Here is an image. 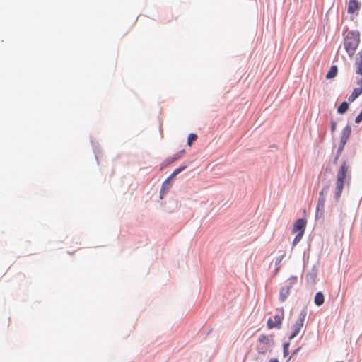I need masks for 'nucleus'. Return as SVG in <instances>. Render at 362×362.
Here are the masks:
<instances>
[{
    "instance_id": "nucleus-1",
    "label": "nucleus",
    "mask_w": 362,
    "mask_h": 362,
    "mask_svg": "<svg viewBox=\"0 0 362 362\" xmlns=\"http://www.w3.org/2000/svg\"><path fill=\"white\" fill-rule=\"evenodd\" d=\"M360 33L358 30L349 31L344 40V47L349 57H351L358 47Z\"/></svg>"
},
{
    "instance_id": "nucleus-2",
    "label": "nucleus",
    "mask_w": 362,
    "mask_h": 362,
    "mask_svg": "<svg viewBox=\"0 0 362 362\" xmlns=\"http://www.w3.org/2000/svg\"><path fill=\"white\" fill-rule=\"evenodd\" d=\"M187 165H184L174 170V171L163 181L160 189V199H163L164 196L169 192L173 185V178L181 172L184 171Z\"/></svg>"
},
{
    "instance_id": "nucleus-3",
    "label": "nucleus",
    "mask_w": 362,
    "mask_h": 362,
    "mask_svg": "<svg viewBox=\"0 0 362 362\" xmlns=\"http://www.w3.org/2000/svg\"><path fill=\"white\" fill-rule=\"evenodd\" d=\"M351 180V167L347 165L346 159L342 158L341 166L338 170L337 175V181L346 183L349 186Z\"/></svg>"
},
{
    "instance_id": "nucleus-4",
    "label": "nucleus",
    "mask_w": 362,
    "mask_h": 362,
    "mask_svg": "<svg viewBox=\"0 0 362 362\" xmlns=\"http://www.w3.org/2000/svg\"><path fill=\"white\" fill-rule=\"evenodd\" d=\"M278 313L274 316V321L270 317L267 320V325L269 329H273L274 327L279 329L284 320V309L283 308L277 310Z\"/></svg>"
},
{
    "instance_id": "nucleus-5",
    "label": "nucleus",
    "mask_w": 362,
    "mask_h": 362,
    "mask_svg": "<svg viewBox=\"0 0 362 362\" xmlns=\"http://www.w3.org/2000/svg\"><path fill=\"white\" fill-rule=\"evenodd\" d=\"M319 262L313 264L310 271L305 276V283L308 286H313L316 283V279L318 274Z\"/></svg>"
},
{
    "instance_id": "nucleus-6",
    "label": "nucleus",
    "mask_w": 362,
    "mask_h": 362,
    "mask_svg": "<svg viewBox=\"0 0 362 362\" xmlns=\"http://www.w3.org/2000/svg\"><path fill=\"white\" fill-rule=\"evenodd\" d=\"M307 221L305 218H298L293 223L292 233L304 234L306 228Z\"/></svg>"
},
{
    "instance_id": "nucleus-7",
    "label": "nucleus",
    "mask_w": 362,
    "mask_h": 362,
    "mask_svg": "<svg viewBox=\"0 0 362 362\" xmlns=\"http://www.w3.org/2000/svg\"><path fill=\"white\" fill-rule=\"evenodd\" d=\"M325 203V197L319 196L316 209H315V218H321L324 216V209Z\"/></svg>"
},
{
    "instance_id": "nucleus-8",
    "label": "nucleus",
    "mask_w": 362,
    "mask_h": 362,
    "mask_svg": "<svg viewBox=\"0 0 362 362\" xmlns=\"http://www.w3.org/2000/svg\"><path fill=\"white\" fill-rule=\"evenodd\" d=\"M257 342L263 344L267 346L272 347L274 346V336L273 335H265L262 334L259 336Z\"/></svg>"
},
{
    "instance_id": "nucleus-9",
    "label": "nucleus",
    "mask_w": 362,
    "mask_h": 362,
    "mask_svg": "<svg viewBox=\"0 0 362 362\" xmlns=\"http://www.w3.org/2000/svg\"><path fill=\"white\" fill-rule=\"evenodd\" d=\"M361 4L358 0H349L348 4L347 12L353 14L360 8Z\"/></svg>"
},
{
    "instance_id": "nucleus-10",
    "label": "nucleus",
    "mask_w": 362,
    "mask_h": 362,
    "mask_svg": "<svg viewBox=\"0 0 362 362\" xmlns=\"http://www.w3.org/2000/svg\"><path fill=\"white\" fill-rule=\"evenodd\" d=\"M346 185V183H344V182H339V181H336V187H335V189H334V198L336 201H339L340 197H341V193H342V190H343V188H344V186Z\"/></svg>"
},
{
    "instance_id": "nucleus-11",
    "label": "nucleus",
    "mask_w": 362,
    "mask_h": 362,
    "mask_svg": "<svg viewBox=\"0 0 362 362\" xmlns=\"http://www.w3.org/2000/svg\"><path fill=\"white\" fill-rule=\"evenodd\" d=\"M185 149H182L180 151H179L178 152H177L175 155H173V156H170L168 158H167L165 160V165H168L169 164H171L173 163V162L177 160L178 159H180L182 155L185 153Z\"/></svg>"
},
{
    "instance_id": "nucleus-12",
    "label": "nucleus",
    "mask_w": 362,
    "mask_h": 362,
    "mask_svg": "<svg viewBox=\"0 0 362 362\" xmlns=\"http://www.w3.org/2000/svg\"><path fill=\"white\" fill-rule=\"evenodd\" d=\"M90 144H91L93 151L95 154V160H97V163L98 164L99 163L98 158H99V156L101 155V150H100V145L98 144V143L95 141L92 137H90Z\"/></svg>"
},
{
    "instance_id": "nucleus-13",
    "label": "nucleus",
    "mask_w": 362,
    "mask_h": 362,
    "mask_svg": "<svg viewBox=\"0 0 362 362\" xmlns=\"http://www.w3.org/2000/svg\"><path fill=\"white\" fill-rule=\"evenodd\" d=\"M351 133V127L350 124H346V126L342 129L340 139L348 141L350 135Z\"/></svg>"
},
{
    "instance_id": "nucleus-14",
    "label": "nucleus",
    "mask_w": 362,
    "mask_h": 362,
    "mask_svg": "<svg viewBox=\"0 0 362 362\" xmlns=\"http://www.w3.org/2000/svg\"><path fill=\"white\" fill-rule=\"evenodd\" d=\"M331 185L330 180H325L324 178L322 179V188L320 192V196L325 197L328 192Z\"/></svg>"
},
{
    "instance_id": "nucleus-15",
    "label": "nucleus",
    "mask_w": 362,
    "mask_h": 362,
    "mask_svg": "<svg viewBox=\"0 0 362 362\" xmlns=\"http://www.w3.org/2000/svg\"><path fill=\"white\" fill-rule=\"evenodd\" d=\"M290 294V291L287 287H281L279 290V300L284 303Z\"/></svg>"
},
{
    "instance_id": "nucleus-16",
    "label": "nucleus",
    "mask_w": 362,
    "mask_h": 362,
    "mask_svg": "<svg viewBox=\"0 0 362 362\" xmlns=\"http://www.w3.org/2000/svg\"><path fill=\"white\" fill-rule=\"evenodd\" d=\"M338 73V67L337 65H332L326 74V78L327 79H332L337 75Z\"/></svg>"
},
{
    "instance_id": "nucleus-17",
    "label": "nucleus",
    "mask_w": 362,
    "mask_h": 362,
    "mask_svg": "<svg viewBox=\"0 0 362 362\" xmlns=\"http://www.w3.org/2000/svg\"><path fill=\"white\" fill-rule=\"evenodd\" d=\"M325 302L324 294L322 291H318L314 297V303L317 306H321Z\"/></svg>"
},
{
    "instance_id": "nucleus-18",
    "label": "nucleus",
    "mask_w": 362,
    "mask_h": 362,
    "mask_svg": "<svg viewBox=\"0 0 362 362\" xmlns=\"http://www.w3.org/2000/svg\"><path fill=\"white\" fill-rule=\"evenodd\" d=\"M272 347L267 346L263 344L257 342L256 346V349L258 354H265L268 351H271Z\"/></svg>"
},
{
    "instance_id": "nucleus-19",
    "label": "nucleus",
    "mask_w": 362,
    "mask_h": 362,
    "mask_svg": "<svg viewBox=\"0 0 362 362\" xmlns=\"http://www.w3.org/2000/svg\"><path fill=\"white\" fill-rule=\"evenodd\" d=\"M349 104L346 101H343L337 107V112L338 114H345L349 110Z\"/></svg>"
},
{
    "instance_id": "nucleus-20",
    "label": "nucleus",
    "mask_w": 362,
    "mask_h": 362,
    "mask_svg": "<svg viewBox=\"0 0 362 362\" xmlns=\"http://www.w3.org/2000/svg\"><path fill=\"white\" fill-rule=\"evenodd\" d=\"M361 93L357 88H354L351 94L348 97V101L350 103L354 102Z\"/></svg>"
},
{
    "instance_id": "nucleus-21",
    "label": "nucleus",
    "mask_w": 362,
    "mask_h": 362,
    "mask_svg": "<svg viewBox=\"0 0 362 362\" xmlns=\"http://www.w3.org/2000/svg\"><path fill=\"white\" fill-rule=\"evenodd\" d=\"M301 328L302 327L297 326L294 324L292 327V332L288 337L289 340H291L294 337H296L299 334Z\"/></svg>"
},
{
    "instance_id": "nucleus-22",
    "label": "nucleus",
    "mask_w": 362,
    "mask_h": 362,
    "mask_svg": "<svg viewBox=\"0 0 362 362\" xmlns=\"http://www.w3.org/2000/svg\"><path fill=\"white\" fill-rule=\"evenodd\" d=\"M297 276H291L288 280V282L286 284L285 286L283 287H287L288 290L290 291L293 285L296 284L297 283Z\"/></svg>"
},
{
    "instance_id": "nucleus-23",
    "label": "nucleus",
    "mask_w": 362,
    "mask_h": 362,
    "mask_svg": "<svg viewBox=\"0 0 362 362\" xmlns=\"http://www.w3.org/2000/svg\"><path fill=\"white\" fill-rule=\"evenodd\" d=\"M355 65L356 69L361 70V68H362V49L360 50L357 54V57L355 61Z\"/></svg>"
},
{
    "instance_id": "nucleus-24",
    "label": "nucleus",
    "mask_w": 362,
    "mask_h": 362,
    "mask_svg": "<svg viewBox=\"0 0 362 362\" xmlns=\"http://www.w3.org/2000/svg\"><path fill=\"white\" fill-rule=\"evenodd\" d=\"M284 256H285V255L283 254V255H279V257H276V261H275L276 268H275V269L274 271V274H276L279 272V268H280L279 264L281 263V262L282 261V259H283Z\"/></svg>"
},
{
    "instance_id": "nucleus-25",
    "label": "nucleus",
    "mask_w": 362,
    "mask_h": 362,
    "mask_svg": "<svg viewBox=\"0 0 362 362\" xmlns=\"http://www.w3.org/2000/svg\"><path fill=\"white\" fill-rule=\"evenodd\" d=\"M197 139V135L194 133H190L187 137V145L191 146L192 144Z\"/></svg>"
},
{
    "instance_id": "nucleus-26",
    "label": "nucleus",
    "mask_w": 362,
    "mask_h": 362,
    "mask_svg": "<svg viewBox=\"0 0 362 362\" xmlns=\"http://www.w3.org/2000/svg\"><path fill=\"white\" fill-rule=\"evenodd\" d=\"M296 235L294 239L292 242V247H293L295 245H296L302 239L304 234L302 233H298Z\"/></svg>"
},
{
    "instance_id": "nucleus-27",
    "label": "nucleus",
    "mask_w": 362,
    "mask_h": 362,
    "mask_svg": "<svg viewBox=\"0 0 362 362\" xmlns=\"http://www.w3.org/2000/svg\"><path fill=\"white\" fill-rule=\"evenodd\" d=\"M307 314H308V308L306 306H305L300 310V314L298 315V319H301L305 321Z\"/></svg>"
},
{
    "instance_id": "nucleus-28",
    "label": "nucleus",
    "mask_w": 362,
    "mask_h": 362,
    "mask_svg": "<svg viewBox=\"0 0 362 362\" xmlns=\"http://www.w3.org/2000/svg\"><path fill=\"white\" fill-rule=\"evenodd\" d=\"M344 150L341 149L340 148H337V152H336V154H335V156H334V158L333 160V164L334 165H337V161L340 157V156L341 155L342 152H343Z\"/></svg>"
},
{
    "instance_id": "nucleus-29",
    "label": "nucleus",
    "mask_w": 362,
    "mask_h": 362,
    "mask_svg": "<svg viewBox=\"0 0 362 362\" xmlns=\"http://www.w3.org/2000/svg\"><path fill=\"white\" fill-rule=\"evenodd\" d=\"M301 349V347L300 346H298V348H296L291 354V356H289V358H288L287 361L286 362H288L291 358H293L295 355H296L299 351Z\"/></svg>"
},
{
    "instance_id": "nucleus-30",
    "label": "nucleus",
    "mask_w": 362,
    "mask_h": 362,
    "mask_svg": "<svg viewBox=\"0 0 362 362\" xmlns=\"http://www.w3.org/2000/svg\"><path fill=\"white\" fill-rule=\"evenodd\" d=\"M337 129V122L335 121L330 122V130L332 133H334Z\"/></svg>"
},
{
    "instance_id": "nucleus-31",
    "label": "nucleus",
    "mask_w": 362,
    "mask_h": 362,
    "mask_svg": "<svg viewBox=\"0 0 362 362\" xmlns=\"http://www.w3.org/2000/svg\"><path fill=\"white\" fill-rule=\"evenodd\" d=\"M346 143H347V141L340 139V142H339V145L338 146V148H340V150L341 149L344 150V146H345Z\"/></svg>"
},
{
    "instance_id": "nucleus-32",
    "label": "nucleus",
    "mask_w": 362,
    "mask_h": 362,
    "mask_svg": "<svg viewBox=\"0 0 362 362\" xmlns=\"http://www.w3.org/2000/svg\"><path fill=\"white\" fill-rule=\"evenodd\" d=\"M295 325L300 327H303L304 325V320L298 318V320L295 322Z\"/></svg>"
},
{
    "instance_id": "nucleus-33",
    "label": "nucleus",
    "mask_w": 362,
    "mask_h": 362,
    "mask_svg": "<svg viewBox=\"0 0 362 362\" xmlns=\"http://www.w3.org/2000/svg\"><path fill=\"white\" fill-rule=\"evenodd\" d=\"M289 346H290L289 342H284L283 344V349L288 350Z\"/></svg>"
},
{
    "instance_id": "nucleus-34",
    "label": "nucleus",
    "mask_w": 362,
    "mask_h": 362,
    "mask_svg": "<svg viewBox=\"0 0 362 362\" xmlns=\"http://www.w3.org/2000/svg\"><path fill=\"white\" fill-rule=\"evenodd\" d=\"M288 355V350L283 349V356L286 357Z\"/></svg>"
},
{
    "instance_id": "nucleus-35",
    "label": "nucleus",
    "mask_w": 362,
    "mask_h": 362,
    "mask_svg": "<svg viewBox=\"0 0 362 362\" xmlns=\"http://www.w3.org/2000/svg\"><path fill=\"white\" fill-rule=\"evenodd\" d=\"M269 362H279L277 358H271Z\"/></svg>"
},
{
    "instance_id": "nucleus-36",
    "label": "nucleus",
    "mask_w": 362,
    "mask_h": 362,
    "mask_svg": "<svg viewBox=\"0 0 362 362\" xmlns=\"http://www.w3.org/2000/svg\"><path fill=\"white\" fill-rule=\"evenodd\" d=\"M357 83H358V84H360V85L361 86V84H362V78H361L360 80H358V81H357Z\"/></svg>"
},
{
    "instance_id": "nucleus-37",
    "label": "nucleus",
    "mask_w": 362,
    "mask_h": 362,
    "mask_svg": "<svg viewBox=\"0 0 362 362\" xmlns=\"http://www.w3.org/2000/svg\"><path fill=\"white\" fill-rule=\"evenodd\" d=\"M357 88L360 90V92L362 93V84L359 88Z\"/></svg>"
}]
</instances>
